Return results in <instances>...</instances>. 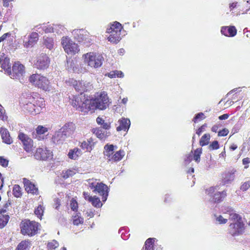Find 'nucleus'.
<instances>
[{
    "instance_id": "58",
    "label": "nucleus",
    "mask_w": 250,
    "mask_h": 250,
    "mask_svg": "<svg viewBox=\"0 0 250 250\" xmlns=\"http://www.w3.org/2000/svg\"><path fill=\"white\" fill-rule=\"evenodd\" d=\"M219 127H220L219 125H215L212 126V127L211 128V130L213 132L216 133V132H218V130Z\"/></svg>"
},
{
    "instance_id": "60",
    "label": "nucleus",
    "mask_w": 250,
    "mask_h": 250,
    "mask_svg": "<svg viewBox=\"0 0 250 250\" xmlns=\"http://www.w3.org/2000/svg\"><path fill=\"white\" fill-rule=\"evenodd\" d=\"M55 206L56 209H59L60 206H61V200L59 198L56 199L55 201Z\"/></svg>"
},
{
    "instance_id": "34",
    "label": "nucleus",
    "mask_w": 250,
    "mask_h": 250,
    "mask_svg": "<svg viewBox=\"0 0 250 250\" xmlns=\"http://www.w3.org/2000/svg\"><path fill=\"white\" fill-rule=\"evenodd\" d=\"M105 76L108 77L110 78H123L124 76V73L120 70H114L111 71L109 73H107Z\"/></svg>"
},
{
    "instance_id": "37",
    "label": "nucleus",
    "mask_w": 250,
    "mask_h": 250,
    "mask_svg": "<svg viewBox=\"0 0 250 250\" xmlns=\"http://www.w3.org/2000/svg\"><path fill=\"white\" fill-rule=\"evenodd\" d=\"M89 202L91 203L93 206L97 208H101L103 206L100 198L96 196H93L92 199Z\"/></svg>"
},
{
    "instance_id": "5",
    "label": "nucleus",
    "mask_w": 250,
    "mask_h": 250,
    "mask_svg": "<svg viewBox=\"0 0 250 250\" xmlns=\"http://www.w3.org/2000/svg\"><path fill=\"white\" fill-rule=\"evenodd\" d=\"M219 186H212L205 190L206 195L210 197V201L214 204L222 202L227 196V190L225 189L222 191H218Z\"/></svg>"
},
{
    "instance_id": "10",
    "label": "nucleus",
    "mask_w": 250,
    "mask_h": 250,
    "mask_svg": "<svg viewBox=\"0 0 250 250\" xmlns=\"http://www.w3.org/2000/svg\"><path fill=\"white\" fill-rule=\"evenodd\" d=\"M85 62L87 64L94 68L100 67L103 61V58L102 56L97 55L93 52L87 53L84 55Z\"/></svg>"
},
{
    "instance_id": "54",
    "label": "nucleus",
    "mask_w": 250,
    "mask_h": 250,
    "mask_svg": "<svg viewBox=\"0 0 250 250\" xmlns=\"http://www.w3.org/2000/svg\"><path fill=\"white\" fill-rule=\"evenodd\" d=\"M216 220L219 222L220 224H225L228 222V219L224 218L222 215H219L217 217Z\"/></svg>"
},
{
    "instance_id": "27",
    "label": "nucleus",
    "mask_w": 250,
    "mask_h": 250,
    "mask_svg": "<svg viewBox=\"0 0 250 250\" xmlns=\"http://www.w3.org/2000/svg\"><path fill=\"white\" fill-rule=\"evenodd\" d=\"M39 35L36 32H32L30 36L28 41L24 42V46L26 47L33 46L38 41Z\"/></svg>"
},
{
    "instance_id": "41",
    "label": "nucleus",
    "mask_w": 250,
    "mask_h": 250,
    "mask_svg": "<svg viewBox=\"0 0 250 250\" xmlns=\"http://www.w3.org/2000/svg\"><path fill=\"white\" fill-rule=\"evenodd\" d=\"M202 153V148H198L194 151L193 160L197 163L200 161V156Z\"/></svg>"
},
{
    "instance_id": "46",
    "label": "nucleus",
    "mask_w": 250,
    "mask_h": 250,
    "mask_svg": "<svg viewBox=\"0 0 250 250\" xmlns=\"http://www.w3.org/2000/svg\"><path fill=\"white\" fill-rule=\"evenodd\" d=\"M219 148V144L218 141H214L212 142L208 146L209 150H217Z\"/></svg>"
},
{
    "instance_id": "39",
    "label": "nucleus",
    "mask_w": 250,
    "mask_h": 250,
    "mask_svg": "<svg viewBox=\"0 0 250 250\" xmlns=\"http://www.w3.org/2000/svg\"><path fill=\"white\" fill-rule=\"evenodd\" d=\"M13 194L17 198L21 197L22 195L21 188L18 185H15L13 188Z\"/></svg>"
},
{
    "instance_id": "47",
    "label": "nucleus",
    "mask_w": 250,
    "mask_h": 250,
    "mask_svg": "<svg viewBox=\"0 0 250 250\" xmlns=\"http://www.w3.org/2000/svg\"><path fill=\"white\" fill-rule=\"evenodd\" d=\"M70 206L71 209L73 211H77L78 209V203L76 199L72 198L70 201Z\"/></svg>"
},
{
    "instance_id": "36",
    "label": "nucleus",
    "mask_w": 250,
    "mask_h": 250,
    "mask_svg": "<svg viewBox=\"0 0 250 250\" xmlns=\"http://www.w3.org/2000/svg\"><path fill=\"white\" fill-rule=\"evenodd\" d=\"M73 224L74 225L78 226L83 224V218L80 215V213H77L75 215L72 216Z\"/></svg>"
},
{
    "instance_id": "43",
    "label": "nucleus",
    "mask_w": 250,
    "mask_h": 250,
    "mask_svg": "<svg viewBox=\"0 0 250 250\" xmlns=\"http://www.w3.org/2000/svg\"><path fill=\"white\" fill-rule=\"evenodd\" d=\"M44 39V44L45 45L47 48L50 49H52L53 47V40L51 38L43 37Z\"/></svg>"
},
{
    "instance_id": "7",
    "label": "nucleus",
    "mask_w": 250,
    "mask_h": 250,
    "mask_svg": "<svg viewBox=\"0 0 250 250\" xmlns=\"http://www.w3.org/2000/svg\"><path fill=\"white\" fill-rule=\"evenodd\" d=\"M7 74L11 78L23 82L25 74V66L20 62H15Z\"/></svg>"
},
{
    "instance_id": "6",
    "label": "nucleus",
    "mask_w": 250,
    "mask_h": 250,
    "mask_svg": "<svg viewBox=\"0 0 250 250\" xmlns=\"http://www.w3.org/2000/svg\"><path fill=\"white\" fill-rule=\"evenodd\" d=\"M115 147L113 145L106 144L104 146V154L106 157L108 161L114 162L121 161L125 155V152L123 149H120L114 153Z\"/></svg>"
},
{
    "instance_id": "13",
    "label": "nucleus",
    "mask_w": 250,
    "mask_h": 250,
    "mask_svg": "<svg viewBox=\"0 0 250 250\" xmlns=\"http://www.w3.org/2000/svg\"><path fill=\"white\" fill-rule=\"evenodd\" d=\"M50 60L48 56L44 53H42L36 58L34 62V67L40 70H44L47 69L50 64Z\"/></svg>"
},
{
    "instance_id": "33",
    "label": "nucleus",
    "mask_w": 250,
    "mask_h": 250,
    "mask_svg": "<svg viewBox=\"0 0 250 250\" xmlns=\"http://www.w3.org/2000/svg\"><path fill=\"white\" fill-rule=\"evenodd\" d=\"M96 122L99 125H100L105 130H108L111 127L110 123L105 122L102 117H98L96 119Z\"/></svg>"
},
{
    "instance_id": "61",
    "label": "nucleus",
    "mask_w": 250,
    "mask_h": 250,
    "mask_svg": "<svg viewBox=\"0 0 250 250\" xmlns=\"http://www.w3.org/2000/svg\"><path fill=\"white\" fill-rule=\"evenodd\" d=\"M229 117V114H224L222 115H221L219 117V119L220 120H223L227 119Z\"/></svg>"
},
{
    "instance_id": "56",
    "label": "nucleus",
    "mask_w": 250,
    "mask_h": 250,
    "mask_svg": "<svg viewBox=\"0 0 250 250\" xmlns=\"http://www.w3.org/2000/svg\"><path fill=\"white\" fill-rule=\"evenodd\" d=\"M11 34L10 32H7L6 33L3 34L0 37V42L4 41L8 37L11 36Z\"/></svg>"
},
{
    "instance_id": "12",
    "label": "nucleus",
    "mask_w": 250,
    "mask_h": 250,
    "mask_svg": "<svg viewBox=\"0 0 250 250\" xmlns=\"http://www.w3.org/2000/svg\"><path fill=\"white\" fill-rule=\"evenodd\" d=\"M245 224L242 221L230 223L228 228V233L235 237L243 234L245 232Z\"/></svg>"
},
{
    "instance_id": "52",
    "label": "nucleus",
    "mask_w": 250,
    "mask_h": 250,
    "mask_svg": "<svg viewBox=\"0 0 250 250\" xmlns=\"http://www.w3.org/2000/svg\"><path fill=\"white\" fill-rule=\"evenodd\" d=\"M93 180L91 179H88V187L91 189H93V191L95 192V189L96 188V182H94L92 181Z\"/></svg>"
},
{
    "instance_id": "1",
    "label": "nucleus",
    "mask_w": 250,
    "mask_h": 250,
    "mask_svg": "<svg viewBox=\"0 0 250 250\" xmlns=\"http://www.w3.org/2000/svg\"><path fill=\"white\" fill-rule=\"evenodd\" d=\"M72 105L84 114L93 113L96 109L93 98L88 99L85 95L80 94L73 96L71 99Z\"/></svg>"
},
{
    "instance_id": "4",
    "label": "nucleus",
    "mask_w": 250,
    "mask_h": 250,
    "mask_svg": "<svg viewBox=\"0 0 250 250\" xmlns=\"http://www.w3.org/2000/svg\"><path fill=\"white\" fill-rule=\"evenodd\" d=\"M40 226V224L36 221L23 220L20 225L21 233L23 235L33 236L38 233Z\"/></svg>"
},
{
    "instance_id": "19",
    "label": "nucleus",
    "mask_w": 250,
    "mask_h": 250,
    "mask_svg": "<svg viewBox=\"0 0 250 250\" xmlns=\"http://www.w3.org/2000/svg\"><path fill=\"white\" fill-rule=\"evenodd\" d=\"M76 129L75 125L72 122L66 123L62 128V133L65 136H69L72 135Z\"/></svg>"
},
{
    "instance_id": "62",
    "label": "nucleus",
    "mask_w": 250,
    "mask_h": 250,
    "mask_svg": "<svg viewBox=\"0 0 250 250\" xmlns=\"http://www.w3.org/2000/svg\"><path fill=\"white\" fill-rule=\"evenodd\" d=\"M250 163V159L248 157L244 158L242 160V163L244 165H247Z\"/></svg>"
},
{
    "instance_id": "57",
    "label": "nucleus",
    "mask_w": 250,
    "mask_h": 250,
    "mask_svg": "<svg viewBox=\"0 0 250 250\" xmlns=\"http://www.w3.org/2000/svg\"><path fill=\"white\" fill-rule=\"evenodd\" d=\"M43 31L45 33H51L53 32V28L50 26H45L43 27Z\"/></svg>"
},
{
    "instance_id": "15",
    "label": "nucleus",
    "mask_w": 250,
    "mask_h": 250,
    "mask_svg": "<svg viewBox=\"0 0 250 250\" xmlns=\"http://www.w3.org/2000/svg\"><path fill=\"white\" fill-rule=\"evenodd\" d=\"M34 156L38 160L46 161L52 159L53 154L52 152L48 150L46 147H39L37 148Z\"/></svg>"
},
{
    "instance_id": "51",
    "label": "nucleus",
    "mask_w": 250,
    "mask_h": 250,
    "mask_svg": "<svg viewBox=\"0 0 250 250\" xmlns=\"http://www.w3.org/2000/svg\"><path fill=\"white\" fill-rule=\"evenodd\" d=\"M229 133V131L227 128H223L218 132V136L219 137H224L227 136Z\"/></svg>"
},
{
    "instance_id": "50",
    "label": "nucleus",
    "mask_w": 250,
    "mask_h": 250,
    "mask_svg": "<svg viewBox=\"0 0 250 250\" xmlns=\"http://www.w3.org/2000/svg\"><path fill=\"white\" fill-rule=\"evenodd\" d=\"M250 188V181L244 183L240 187V189L245 191Z\"/></svg>"
},
{
    "instance_id": "63",
    "label": "nucleus",
    "mask_w": 250,
    "mask_h": 250,
    "mask_svg": "<svg viewBox=\"0 0 250 250\" xmlns=\"http://www.w3.org/2000/svg\"><path fill=\"white\" fill-rule=\"evenodd\" d=\"M238 146H237V145H236V144H231L230 146H229V149L231 150V151H234L235 150V149H236L237 148Z\"/></svg>"
},
{
    "instance_id": "42",
    "label": "nucleus",
    "mask_w": 250,
    "mask_h": 250,
    "mask_svg": "<svg viewBox=\"0 0 250 250\" xmlns=\"http://www.w3.org/2000/svg\"><path fill=\"white\" fill-rule=\"evenodd\" d=\"M9 219V216L8 215H1L0 216V228H4L7 224Z\"/></svg>"
},
{
    "instance_id": "38",
    "label": "nucleus",
    "mask_w": 250,
    "mask_h": 250,
    "mask_svg": "<svg viewBox=\"0 0 250 250\" xmlns=\"http://www.w3.org/2000/svg\"><path fill=\"white\" fill-rule=\"evenodd\" d=\"M93 132L95 134L97 138L100 139H104L106 137L105 132L99 128H96L93 129Z\"/></svg>"
},
{
    "instance_id": "17",
    "label": "nucleus",
    "mask_w": 250,
    "mask_h": 250,
    "mask_svg": "<svg viewBox=\"0 0 250 250\" xmlns=\"http://www.w3.org/2000/svg\"><path fill=\"white\" fill-rule=\"evenodd\" d=\"M94 193H98L100 196H102V201L105 202L108 195V188L107 185L103 183H97Z\"/></svg>"
},
{
    "instance_id": "32",
    "label": "nucleus",
    "mask_w": 250,
    "mask_h": 250,
    "mask_svg": "<svg viewBox=\"0 0 250 250\" xmlns=\"http://www.w3.org/2000/svg\"><path fill=\"white\" fill-rule=\"evenodd\" d=\"M76 173L75 169H67L62 170L61 176L64 179L72 177Z\"/></svg>"
},
{
    "instance_id": "9",
    "label": "nucleus",
    "mask_w": 250,
    "mask_h": 250,
    "mask_svg": "<svg viewBox=\"0 0 250 250\" xmlns=\"http://www.w3.org/2000/svg\"><path fill=\"white\" fill-rule=\"evenodd\" d=\"M96 109L104 110L109 105V99L105 91H101L97 93L95 98H93Z\"/></svg>"
},
{
    "instance_id": "48",
    "label": "nucleus",
    "mask_w": 250,
    "mask_h": 250,
    "mask_svg": "<svg viewBox=\"0 0 250 250\" xmlns=\"http://www.w3.org/2000/svg\"><path fill=\"white\" fill-rule=\"evenodd\" d=\"M204 114L202 112H200L197 114L193 119L194 123H196L200 120H202L205 118Z\"/></svg>"
},
{
    "instance_id": "16",
    "label": "nucleus",
    "mask_w": 250,
    "mask_h": 250,
    "mask_svg": "<svg viewBox=\"0 0 250 250\" xmlns=\"http://www.w3.org/2000/svg\"><path fill=\"white\" fill-rule=\"evenodd\" d=\"M71 83L75 90L81 94L89 90L92 87L90 83L86 81L72 80Z\"/></svg>"
},
{
    "instance_id": "40",
    "label": "nucleus",
    "mask_w": 250,
    "mask_h": 250,
    "mask_svg": "<svg viewBox=\"0 0 250 250\" xmlns=\"http://www.w3.org/2000/svg\"><path fill=\"white\" fill-rule=\"evenodd\" d=\"M43 212L44 208L41 205H39L34 210L35 214L40 219H41L42 218V216L43 214Z\"/></svg>"
},
{
    "instance_id": "26",
    "label": "nucleus",
    "mask_w": 250,
    "mask_h": 250,
    "mask_svg": "<svg viewBox=\"0 0 250 250\" xmlns=\"http://www.w3.org/2000/svg\"><path fill=\"white\" fill-rule=\"evenodd\" d=\"M119 126L116 129L118 131L128 130L130 125V122L129 119L122 118L119 121Z\"/></svg>"
},
{
    "instance_id": "3",
    "label": "nucleus",
    "mask_w": 250,
    "mask_h": 250,
    "mask_svg": "<svg viewBox=\"0 0 250 250\" xmlns=\"http://www.w3.org/2000/svg\"><path fill=\"white\" fill-rule=\"evenodd\" d=\"M28 80L32 85L42 91L49 92L52 90L50 80L42 74H33L29 76Z\"/></svg>"
},
{
    "instance_id": "22",
    "label": "nucleus",
    "mask_w": 250,
    "mask_h": 250,
    "mask_svg": "<svg viewBox=\"0 0 250 250\" xmlns=\"http://www.w3.org/2000/svg\"><path fill=\"white\" fill-rule=\"evenodd\" d=\"M48 131V129L42 125H38L36 128V133H33V137L39 141L44 139V134Z\"/></svg>"
},
{
    "instance_id": "30",
    "label": "nucleus",
    "mask_w": 250,
    "mask_h": 250,
    "mask_svg": "<svg viewBox=\"0 0 250 250\" xmlns=\"http://www.w3.org/2000/svg\"><path fill=\"white\" fill-rule=\"evenodd\" d=\"M31 241L29 239L21 241L18 245L16 250H27L31 246Z\"/></svg>"
},
{
    "instance_id": "21",
    "label": "nucleus",
    "mask_w": 250,
    "mask_h": 250,
    "mask_svg": "<svg viewBox=\"0 0 250 250\" xmlns=\"http://www.w3.org/2000/svg\"><path fill=\"white\" fill-rule=\"evenodd\" d=\"M221 33L226 37H233L237 34V29L234 26H223L221 29Z\"/></svg>"
},
{
    "instance_id": "55",
    "label": "nucleus",
    "mask_w": 250,
    "mask_h": 250,
    "mask_svg": "<svg viewBox=\"0 0 250 250\" xmlns=\"http://www.w3.org/2000/svg\"><path fill=\"white\" fill-rule=\"evenodd\" d=\"M83 194L84 199L88 202H89L93 197V196L90 195V194L88 192L83 191Z\"/></svg>"
},
{
    "instance_id": "53",
    "label": "nucleus",
    "mask_w": 250,
    "mask_h": 250,
    "mask_svg": "<svg viewBox=\"0 0 250 250\" xmlns=\"http://www.w3.org/2000/svg\"><path fill=\"white\" fill-rule=\"evenodd\" d=\"M207 126V125L206 124L203 125L196 130V133L199 136L201 133L205 131V128Z\"/></svg>"
},
{
    "instance_id": "59",
    "label": "nucleus",
    "mask_w": 250,
    "mask_h": 250,
    "mask_svg": "<svg viewBox=\"0 0 250 250\" xmlns=\"http://www.w3.org/2000/svg\"><path fill=\"white\" fill-rule=\"evenodd\" d=\"M4 109H3V107L0 105V118L2 120H4Z\"/></svg>"
},
{
    "instance_id": "64",
    "label": "nucleus",
    "mask_w": 250,
    "mask_h": 250,
    "mask_svg": "<svg viewBox=\"0 0 250 250\" xmlns=\"http://www.w3.org/2000/svg\"><path fill=\"white\" fill-rule=\"evenodd\" d=\"M13 0H3V5L4 7H8L10 2L12 1Z\"/></svg>"
},
{
    "instance_id": "20",
    "label": "nucleus",
    "mask_w": 250,
    "mask_h": 250,
    "mask_svg": "<svg viewBox=\"0 0 250 250\" xmlns=\"http://www.w3.org/2000/svg\"><path fill=\"white\" fill-rule=\"evenodd\" d=\"M72 34L74 38L79 42L86 40L88 37L87 31L83 29H75L73 31Z\"/></svg>"
},
{
    "instance_id": "11",
    "label": "nucleus",
    "mask_w": 250,
    "mask_h": 250,
    "mask_svg": "<svg viewBox=\"0 0 250 250\" xmlns=\"http://www.w3.org/2000/svg\"><path fill=\"white\" fill-rule=\"evenodd\" d=\"M61 43L65 52L68 55H75L80 51L78 44L68 37H62Z\"/></svg>"
},
{
    "instance_id": "28",
    "label": "nucleus",
    "mask_w": 250,
    "mask_h": 250,
    "mask_svg": "<svg viewBox=\"0 0 250 250\" xmlns=\"http://www.w3.org/2000/svg\"><path fill=\"white\" fill-rule=\"evenodd\" d=\"M222 182L224 185L230 183L234 179L233 173L230 172H225L222 174Z\"/></svg>"
},
{
    "instance_id": "23",
    "label": "nucleus",
    "mask_w": 250,
    "mask_h": 250,
    "mask_svg": "<svg viewBox=\"0 0 250 250\" xmlns=\"http://www.w3.org/2000/svg\"><path fill=\"white\" fill-rule=\"evenodd\" d=\"M0 62L1 68L7 73L11 69L10 59L5 54H3L0 57Z\"/></svg>"
},
{
    "instance_id": "18",
    "label": "nucleus",
    "mask_w": 250,
    "mask_h": 250,
    "mask_svg": "<svg viewBox=\"0 0 250 250\" xmlns=\"http://www.w3.org/2000/svg\"><path fill=\"white\" fill-rule=\"evenodd\" d=\"M23 183L25 190L28 193H30L33 195L39 194L38 188L37 187L36 185H35L31 181L26 178H23Z\"/></svg>"
},
{
    "instance_id": "2",
    "label": "nucleus",
    "mask_w": 250,
    "mask_h": 250,
    "mask_svg": "<svg viewBox=\"0 0 250 250\" xmlns=\"http://www.w3.org/2000/svg\"><path fill=\"white\" fill-rule=\"evenodd\" d=\"M45 108V100L40 96H30L26 98L23 105V110L32 115L41 113Z\"/></svg>"
},
{
    "instance_id": "29",
    "label": "nucleus",
    "mask_w": 250,
    "mask_h": 250,
    "mask_svg": "<svg viewBox=\"0 0 250 250\" xmlns=\"http://www.w3.org/2000/svg\"><path fill=\"white\" fill-rule=\"evenodd\" d=\"M155 240L154 238H149L146 239L142 250H154Z\"/></svg>"
},
{
    "instance_id": "35",
    "label": "nucleus",
    "mask_w": 250,
    "mask_h": 250,
    "mask_svg": "<svg viewBox=\"0 0 250 250\" xmlns=\"http://www.w3.org/2000/svg\"><path fill=\"white\" fill-rule=\"evenodd\" d=\"M210 139V135L209 133L203 135L199 141V144L201 146H205L209 144Z\"/></svg>"
},
{
    "instance_id": "45",
    "label": "nucleus",
    "mask_w": 250,
    "mask_h": 250,
    "mask_svg": "<svg viewBox=\"0 0 250 250\" xmlns=\"http://www.w3.org/2000/svg\"><path fill=\"white\" fill-rule=\"evenodd\" d=\"M59 243L58 242L53 240L51 242H49L47 244V249L49 250H53L58 247Z\"/></svg>"
},
{
    "instance_id": "31",
    "label": "nucleus",
    "mask_w": 250,
    "mask_h": 250,
    "mask_svg": "<svg viewBox=\"0 0 250 250\" xmlns=\"http://www.w3.org/2000/svg\"><path fill=\"white\" fill-rule=\"evenodd\" d=\"M81 151L78 148H74L73 149H70L68 153L69 158L73 160H76L78 157L81 155Z\"/></svg>"
},
{
    "instance_id": "25",
    "label": "nucleus",
    "mask_w": 250,
    "mask_h": 250,
    "mask_svg": "<svg viewBox=\"0 0 250 250\" xmlns=\"http://www.w3.org/2000/svg\"><path fill=\"white\" fill-rule=\"evenodd\" d=\"M0 134L3 142L8 145L12 143V139L10 137L9 132L6 128L1 127L0 129Z\"/></svg>"
},
{
    "instance_id": "49",
    "label": "nucleus",
    "mask_w": 250,
    "mask_h": 250,
    "mask_svg": "<svg viewBox=\"0 0 250 250\" xmlns=\"http://www.w3.org/2000/svg\"><path fill=\"white\" fill-rule=\"evenodd\" d=\"M9 161L8 159H5L3 156H0V165L4 167H8Z\"/></svg>"
},
{
    "instance_id": "44",
    "label": "nucleus",
    "mask_w": 250,
    "mask_h": 250,
    "mask_svg": "<svg viewBox=\"0 0 250 250\" xmlns=\"http://www.w3.org/2000/svg\"><path fill=\"white\" fill-rule=\"evenodd\" d=\"M229 220L231 221L238 222V221H242V217L238 214L236 213H229Z\"/></svg>"
},
{
    "instance_id": "8",
    "label": "nucleus",
    "mask_w": 250,
    "mask_h": 250,
    "mask_svg": "<svg viewBox=\"0 0 250 250\" xmlns=\"http://www.w3.org/2000/svg\"><path fill=\"white\" fill-rule=\"evenodd\" d=\"M123 29L122 24L118 22L115 21L111 24L110 28H107L106 32L110 34L107 39L109 42L113 43H117L121 39V31Z\"/></svg>"
},
{
    "instance_id": "14",
    "label": "nucleus",
    "mask_w": 250,
    "mask_h": 250,
    "mask_svg": "<svg viewBox=\"0 0 250 250\" xmlns=\"http://www.w3.org/2000/svg\"><path fill=\"white\" fill-rule=\"evenodd\" d=\"M18 138L21 142L25 151L27 152H30L33 150L34 146L33 141L27 134L23 132H20Z\"/></svg>"
},
{
    "instance_id": "24",
    "label": "nucleus",
    "mask_w": 250,
    "mask_h": 250,
    "mask_svg": "<svg viewBox=\"0 0 250 250\" xmlns=\"http://www.w3.org/2000/svg\"><path fill=\"white\" fill-rule=\"evenodd\" d=\"M95 144L94 139L92 138H90L86 141H83L82 142L80 147L87 152H91L95 146Z\"/></svg>"
}]
</instances>
